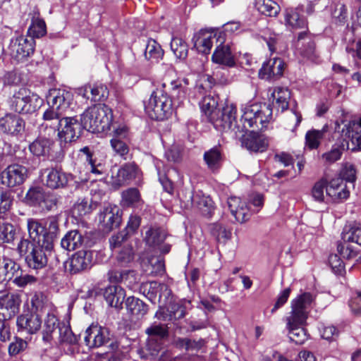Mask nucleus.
Returning a JSON list of instances; mask_svg holds the SVG:
<instances>
[{
  "label": "nucleus",
  "mask_w": 361,
  "mask_h": 361,
  "mask_svg": "<svg viewBox=\"0 0 361 361\" xmlns=\"http://www.w3.org/2000/svg\"><path fill=\"white\" fill-rule=\"evenodd\" d=\"M134 271L132 270H117L113 269L108 272V279L111 283H121L128 279L129 276H133Z\"/></svg>",
  "instance_id": "obj_52"
},
{
  "label": "nucleus",
  "mask_w": 361,
  "mask_h": 361,
  "mask_svg": "<svg viewBox=\"0 0 361 361\" xmlns=\"http://www.w3.org/2000/svg\"><path fill=\"white\" fill-rule=\"evenodd\" d=\"M41 315L37 312H24L16 319L18 331H25L29 334H36L42 326Z\"/></svg>",
  "instance_id": "obj_14"
},
{
  "label": "nucleus",
  "mask_w": 361,
  "mask_h": 361,
  "mask_svg": "<svg viewBox=\"0 0 361 361\" xmlns=\"http://www.w3.org/2000/svg\"><path fill=\"white\" fill-rule=\"evenodd\" d=\"M27 177V169L19 164L8 166L0 174L1 183L8 188L23 184Z\"/></svg>",
  "instance_id": "obj_10"
},
{
  "label": "nucleus",
  "mask_w": 361,
  "mask_h": 361,
  "mask_svg": "<svg viewBox=\"0 0 361 361\" xmlns=\"http://www.w3.org/2000/svg\"><path fill=\"white\" fill-rule=\"evenodd\" d=\"M53 247H46L41 245H31L30 252L25 256L26 262L30 268L42 269L47 264L48 254Z\"/></svg>",
  "instance_id": "obj_13"
},
{
  "label": "nucleus",
  "mask_w": 361,
  "mask_h": 361,
  "mask_svg": "<svg viewBox=\"0 0 361 361\" xmlns=\"http://www.w3.org/2000/svg\"><path fill=\"white\" fill-rule=\"evenodd\" d=\"M57 136L61 142H71L78 139L82 133V123L75 117H64Z\"/></svg>",
  "instance_id": "obj_11"
},
{
  "label": "nucleus",
  "mask_w": 361,
  "mask_h": 361,
  "mask_svg": "<svg viewBox=\"0 0 361 361\" xmlns=\"http://www.w3.org/2000/svg\"><path fill=\"white\" fill-rule=\"evenodd\" d=\"M236 106L226 102L222 109L210 112L209 121L220 132L233 131L236 136L240 133V128L236 125Z\"/></svg>",
  "instance_id": "obj_4"
},
{
  "label": "nucleus",
  "mask_w": 361,
  "mask_h": 361,
  "mask_svg": "<svg viewBox=\"0 0 361 361\" xmlns=\"http://www.w3.org/2000/svg\"><path fill=\"white\" fill-rule=\"evenodd\" d=\"M51 137L42 136L39 133V137L29 146L31 153L37 157L45 156L49 154L51 146L53 145Z\"/></svg>",
  "instance_id": "obj_28"
},
{
  "label": "nucleus",
  "mask_w": 361,
  "mask_h": 361,
  "mask_svg": "<svg viewBox=\"0 0 361 361\" xmlns=\"http://www.w3.org/2000/svg\"><path fill=\"white\" fill-rule=\"evenodd\" d=\"M57 203L58 198L55 194L46 192L39 207L42 209L50 211L56 207Z\"/></svg>",
  "instance_id": "obj_59"
},
{
  "label": "nucleus",
  "mask_w": 361,
  "mask_h": 361,
  "mask_svg": "<svg viewBox=\"0 0 361 361\" xmlns=\"http://www.w3.org/2000/svg\"><path fill=\"white\" fill-rule=\"evenodd\" d=\"M192 204L204 214H209L211 212L212 202L208 197L195 195L192 197Z\"/></svg>",
  "instance_id": "obj_50"
},
{
  "label": "nucleus",
  "mask_w": 361,
  "mask_h": 361,
  "mask_svg": "<svg viewBox=\"0 0 361 361\" xmlns=\"http://www.w3.org/2000/svg\"><path fill=\"white\" fill-rule=\"evenodd\" d=\"M25 121L20 116L7 114L0 119V130L7 134L18 135L25 130Z\"/></svg>",
  "instance_id": "obj_20"
},
{
  "label": "nucleus",
  "mask_w": 361,
  "mask_h": 361,
  "mask_svg": "<svg viewBox=\"0 0 361 361\" xmlns=\"http://www.w3.org/2000/svg\"><path fill=\"white\" fill-rule=\"evenodd\" d=\"M110 143L113 150L121 157L126 155L129 152L128 146L123 140L119 138L113 137Z\"/></svg>",
  "instance_id": "obj_57"
},
{
  "label": "nucleus",
  "mask_w": 361,
  "mask_h": 361,
  "mask_svg": "<svg viewBox=\"0 0 361 361\" xmlns=\"http://www.w3.org/2000/svg\"><path fill=\"white\" fill-rule=\"evenodd\" d=\"M285 68L283 61L279 58H273L264 63L259 70L261 79L271 80L282 75Z\"/></svg>",
  "instance_id": "obj_15"
},
{
  "label": "nucleus",
  "mask_w": 361,
  "mask_h": 361,
  "mask_svg": "<svg viewBox=\"0 0 361 361\" xmlns=\"http://www.w3.org/2000/svg\"><path fill=\"white\" fill-rule=\"evenodd\" d=\"M211 232L218 241L224 243L229 240L232 235L231 231L226 228L220 224H213L211 228Z\"/></svg>",
  "instance_id": "obj_49"
},
{
  "label": "nucleus",
  "mask_w": 361,
  "mask_h": 361,
  "mask_svg": "<svg viewBox=\"0 0 361 361\" xmlns=\"http://www.w3.org/2000/svg\"><path fill=\"white\" fill-rule=\"evenodd\" d=\"M271 98L273 99L272 104L277 111L283 112L288 108L290 92H273Z\"/></svg>",
  "instance_id": "obj_42"
},
{
  "label": "nucleus",
  "mask_w": 361,
  "mask_h": 361,
  "mask_svg": "<svg viewBox=\"0 0 361 361\" xmlns=\"http://www.w3.org/2000/svg\"><path fill=\"white\" fill-rule=\"evenodd\" d=\"M355 169L352 164H345L341 171L340 178L343 180H345L348 182L353 183L355 180Z\"/></svg>",
  "instance_id": "obj_61"
},
{
  "label": "nucleus",
  "mask_w": 361,
  "mask_h": 361,
  "mask_svg": "<svg viewBox=\"0 0 361 361\" xmlns=\"http://www.w3.org/2000/svg\"><path fill=\"white\" fill-rule=\"evenodd\" d=\"M92 261V254L90 251H78L71 258L69 271L72 274H75L85 271L91 267Z\"/></svg>",
  "instance_id": "obj_18"
},
{
  "label": "nucleus",
  "mask_w": 361,
  "mask_h": 361,
  "mask_svg": "<svg viewBox=\"0 0 361 361\" xmlns=\"http://www.w3.org/2000/svg\"><path fill=\"white\" fill-rule=\"evenodd\" d=\"M349 243L348 241L342 240L338 244L337 251L343 258L352 259L357 255V251Z\"/></svg>",
  "instance_id": "obj_51"
},
{
  "label": "nucleus",
  "mask_w": 361,
  "mask_h": 361,
  "mask_svg": "<svg viewBox=\"0 0 361 361\" xmlns=\"http://www.w3.org/2000/svg\"><path fill=\"white\" fill-rule=\"evenodd\" d=\"M109 336L108 329L92 324L86 329L84 340L88 347L98 348L109 342Z\"/></svg>",
  "instance_id": "obj_12"
},
{
  "label": "nucleus",
  "mask_w": 361,
  "mask_h": 361,
  "mask_svg": "<svg viewBox=\"0 0 361 361\" xmlns=\"http://www.w3.org/2000/svg\"><path fill=\"white\" fill-rule=\"evenodd\" d=\"M126 307L131 314L137 319L142 317L147 312V306L141 300L135 297H129L126 300Z\"/></svg>",
  "instance_id": "obj_34"
},
{
  "label": "nucleus",
  "mask_w": 361,
  "mask_h": 361,
  "mask_svg": "<svg viewBox=\"0 0 361 361\" xmlns=\"http://www.w3.org/2000/svg\"><path fill=\"white\" fill-rule=\"evenodd\" d=\"M202 95V98L200 102L202 110L204 112L207 118L210 112L218 111L216 109L218 105L219 97L215 92H205Z\"/></svg>",
  "instance_id": "obj_33"
},
{
  "label": "nucleus",
  "mask_w": 361,
  "mask_h": 361,
  "mask_svg": "<svg viewBox=\"0 0 361 361\" xmlns=\"http://www.w3.org/2000/svg\"><path fill=\"white\" fill-rule=\"evenodd\" d=\"M228 206L231 214L240 224L246 222L251 216L248 205L240 197H231L228 198Z\"/></svg>",
  "instance_id": "obj_17"
},
{
  "label": "nucleus",
  "mask_w": 361,
  "mask_h": 361,
  "mask_svg": "<svg viewBox=\"0 0 361 361\" xmlns=\"http://www.w3.org/2000/svg\"><path fill=\"white\" fill-rule=\"evenodd\" d=\"M286 22L293 28H302L305 27L306 20L301 17L296 10H288L286 14Z\"/></svg>",
  "instance_id": "obj_47"
},
{
  "label": "nucleus",
  "mask_w": 361,
  "mask_h": 361,
  "mask_svg": "<svg viewBox=\"0 0 361 361\" xmlns=\"http://www.w3.org/2000/svg\"><path fill=\"white\" fill-rule=\"evenodd\" d=\"M16 231L9 223L0 222V243H12L16 237Z\"/></svg>",
  "instance_id": "obj_44"
},
{
  "label": "nucleus",
  "mask_w": 361,
  "mask_h": 361,
  "mask_svg": "<svg viewBox=\"0 0 361 361\" xmlns=\"http://www.w3.org/2000/svg\"><path fill=\"white\" fill-rule=\"evenodd\" d=\"M342 240L361 245V226L356 223L345 226L342 232Z\"/></svg>",
  "instance_id": "obj_32"
},
{
  "label": "nucleus",
  "mask_w": 361,
  "mask_h": 361,
  "mask_svg": "<svg viewBox=\"0 0 361 361\" xmlns=\"http://www.w3.org/2000/svg\"><path fill=\"white\" fill-rule=\"evenodd\" d=\"M164 56V51L161 46L154 39H149L147 41L145 57L147 60H155L158 61L161 59Z\"/></svg>",
  "instance_id": "obj_41"
},
{
  "label": "nucleus",
  "mask_w": 361,
  "mask_h": 361,
  "mask_svg": "<svg viewBox=\"0 0 361 361\" xmlns=\"http://www.w3.org/2000/svg\"><path fill=\"white\" fill-rule=\"evenodd\" d=\"M121 197V202L126 207L135 206L141 200L140 192L135 188H130L123 191Z\"/></svg>",
  "instance_id": "obj_43"
},
{
  "label": "nucleus",
  "mask_w": 361,
  "mask_h": 361,
  "mask_svg": "<svg viewBox=\"0 0 361 361\" xmlns=\"http://www.w3.org/2000/svg\"><path fill=\"white\" fill-rule=\"evenodd\" d=\"M272 108L267 104H253L243 109V114L240 118L243 127L240 133L249 131L252 128L243 140V145L250 151L262 152L268 147V142L264 136L259 134L256 130L266 128L267 124L272 119Z\"/></svg>",
  "instance_id": "obj_1"
},
{
  "label": "nucleus",
  "mask_w": 361,
  "mask_h": 361,
  "mask_svg": "<svg viewBox=\"0 0 361 361\" xmlns=\"http://www.w3.org/2000/svg\"><path fill=\"white\" fill-rule=\"evenodd\" d=\"M84 239L81 233L78 231H71L68 232L62 238L61 247L68 251H72L80 247L83 243Z\"/></svg>",
  "instance_id": "obj_31"
},
{
  "label": "nucleus",
  "mask_w": 361,
  "mask_h": 361,
  "mask_svg": "<svg viewBox=\"0 0 361 361\" xmlns=\"http://www.w3.org/2000/svg\"><path fill=\"white\" fill-rule=\"evenodd\" d=\"M204 161L207 168L212 172L217 171L222 164V154L218 147H214L204 153Z\"/></svg>",
  "instance_id": "obj_30"
},
{
  "label": "nucleus",
  "mask_w": 361,
  "mask_h": 361,
  "mask_svg": "<svg viewBox=\"0 0 361 361\" xmlns=\"http://www.w3.org/2000/svg\"><path fill=\"white\" fill-rule=\"evenodd\" d=\"M171 49L179 59H185L188 56V45L181 38H173L171 42Z\"/></svg>",
  "instance_id": "obj_46"
},
{
  "label": "nucleus",
  "mask_w": 361,
  "mask_h": 361,
  "mask_svg": "<svg viewBox=\"0 0 361 361\" xmlns=\"http://www.w3.org/2000/svg\"><path fill=\"white\" fill-rule=\"evenodd\" d=\"M104 297L109 306L118 308L124 301L126 293L119 286H110L105 288Z\"/></svg>",
  "instance_id": "obj_25"
},
{
  "label": "nucleus",
  "mask_w": 361,
  "mask_h": 361,
  "mask_svg": "<svg viewBox=\"0 0 361 361\" xmlns=\"http://www.w3.org/2000/svg\"><path fill=\"white\" fill-rule=\"evenodd\" d=\"M172 100L166 92H152L147 103L145 111L154 120H164L171 113Z\"/></svg>",
  "instance_id": "obj_5"
},
{
  "label": "nucleus",
  "mask_w": 361,
  "mask_h": 361,
  "mask_svg": "<svg viewBox=\"0 0 361 361\" xmlns=\"http://www.w3.org/2000/svg\"><path fill=\"white\" fill-rule=\"evenodd\" d=\"M59 221L56 216H51L47 221V228H45V234L47 240L45 244L47 247H54V240L59 232Z\"/></svg>",
  "instance_id": "obj_38"
},
{
  "label": "nucleus",
  "mask_w": 361,
  "mask_h": 361,
  "mask_svg": "<svg viewBox=\"0 0 361 361\" xmlns=\"http://www.w3.org/2000/svg\"><path fill=\"white\" fill-rule=\"evenodd\" d=\"M324 189L326 190V180L324 179H321L317 183H315L312 188V197L317 202H323L324 199Z\"/></svg>",
  "instance_id": "obj_56"
},
{
  "label": "nucleus",
  "mask_w": 361,
  "mask_h": 361,
  "mask_svg": "<svg viewBox=\"0 0 361 361\" xmlns=\"http://www.w3.org/2000/svg\"><path fill=\"white\" fill-rule=\"evenodd\" d=\"M140 174V170L134 163H128L120 169H111V183L115 188L129 184Z\"/></svg>",
  "instance_id": "obj_9"
},
{
  "label": "nucleus",
  "mask_w": 361,
  "mask_h": 361,
  "mask_svg": "<svg viewBox=\"0 0 361 361\" xmlns=\"http://www.w3.org/2000/svg\"><path fill=\"white\" fill-rule=\"evenodd\" d=\"M27 343L20 338H16L15 341L10 343L8 346V353L14 356L26 349Z\"/></svg>",
  "instance_id": "obj_60"
},
{
  "label": "nucleus",
  "mask_w": 361,
  "mask_h": 361,
  "mask_svg": "<svg viewBox=\"0 0 361 361\" xmlns=\"http://www.w3.org/2000/svg\"><path fill=\"white\" fill-rule=\"evenodd\" d=\"M59 342L73 344L77 342L76 336L73 334L69 324L62 322L58 324Z\"/></svg>",
  "instance_id": "obj_45"
},
{
  "label": "nucleus",
  "mask_w": 361,
  "mask_h": 361,
  "mask_svg": "<svg viewBox=\"0 0 361 361\" xmlns=\"http://www.w3.org/2000/svg\"><path fill=\"white\" fill-rule=\"evenodd\" d=\"M349 193L343 179L340 177L331 179L329 185H326V194L334 201L347 199Z\"/></svg>",
  "instance_id": "obj_24"
},
{
  "label": "nucleus",
  "mask_w": 361,
  "mask_h": 361,
  "mask_svg": "<svg viewBox=\"0 0 361 361\" xmlns=\"http://www.w3.org/2000/svg\"><path fill=\"white\" fill-rule=\"evenodd\" d=\"M99 220L109 230L118 226L121 221L119 209L116 206H108L100 214Z\"/></svg>",
  "instance_id": "obj_26"
},
{
  "label": "nucleus",
  "mask_w": 361,
  "mask_h": 361,
  "mask_svg": "<svg viewBox=\"0 0 361 361\" xmlns=\"http://www.w3.org/2000/svg\"><path fill=\"white\" fill-rule=\"evenodd\" d=\"M348 134L353 145V149H361V118L348 124Z\"/></svg>",
  "instance_id": "obj_36"
},
{
  "label": "nucleus",
  "mask_w": 361,
  "mask_h": 361,
  "mask_svg": "<svg viewBox=\"0 0 361 361\" xmlns=\"http://www.w3.org/2000/svg\"><path fill=\"white\" fill-rule=\"evenodd\" d=\"M166 232L159 228H150L146 231L145 240L146 243L152 247L160 245L166 239Z\"/></svg>",
  "instance_id": "obj_37"
},
{
  "label": "nucleus",
  "mask_w": 361,
  "mask_h": 361,
  "mask_svg": "<svg viewBox=\"0 0 361 361\" xmlns=\"http://www.w3.org/2000/svg\"><path fill=\"white\" fill-rule=\"evenodd\" d=\"M46 185L51 189L64 188L67 186L72 175L65 173L62 169L51 168L47 169Z\"/></svg>",
  "instance_id": "obj_19"
},
{
  "label": "nucleus",
  "mask_w": 361,
  "mask_h": 361,
  "mask_svg": "<svg viewBox=\"0 0 361 361\" xmlns=\"http://www.w3.org/2000/svg\"><path fill=\"white\" fill-rule=\"evenodd\" d=\"M255 7L259 12L267 16H276L279 11V6L272 0H256Z\"/></svg>",
  "instance_id": "obj_39"
},
{
  "label": "nucleus",
  "mask_w": 361,
  "mask_h": 361,
  "mask_svg": "<svg viewBox=\"0 0 361 361\" xmlns=\"http://www.w3.org/2000/svg\"><path fill=\"white\" fill-rule=\"evenodd\" d=\"M86 156V161L90 166V171L95 175H103L106 172L105 166L92 158V154L88 147H84L80 150Z\"/></svg>",
  "instance_id": "obj_40"
},
{
  "label": "nucleus",
  "mask_w": 361,
  "mask_h": 361,
  "mask_svg": "<svg viewBox=\"0 0 361 361\" xmlns=\"http://www.w3.org/2000/svg\"><path fill=\"white\" fill-rule=\"evenodd\" d=\"M45 193L42 188L33 187L27 191L26 198L32 204L39 206Z\"/></svg>",
  "instance_id": "obj_54"
},
{
  "label": "nucleus",
  "mask_w": 361,
  "mask_h": 361,
  "mask_svg": "<svg viewBox=\"0 0 361 361\" xmlns=\"http://www.w3.org/2000/svg\"><path fill=\"white\" fill-rule=\"evenodd\" d=\"M28 310L31 312H39L44 307V296L42 293H35L32 295L28 303Z\"/></svg>",
  "instance_id": "obj_55"
},
{
  "label": "nucleus",
  "mask_w": 361,
  "mask_h": 361,
  "mask_svg": "<svg viewBox=\"0 0 361 361\" xmlns=\"http://www.w3.org/2000/svg\"><path fill=\"white\" fill-rule=\"evenodd\" d=\"M42 104V99L34 92H16L11 104L16 111L27 114L35 111Z\"/></svg>",
  "instance_id": "obj_6"
},
{
  "label": "nucleus",
  "mask_w": 361,
  "mask_h": 361,
  "mask_svg": "<svg viewBox=\"0 0 361 361\" xmlns=\"http://www.w3.org/2000/svg\"><path fill=\"white\" fill-rule=\"evenodd\" d=\"M64 118L58 108L49 107L42 115V123L39 125V133L44 137H53L56 135Z\"/></svg>",
  "instance_id": "obj_7"
},
{
  "label": "nucleus",
  "mask_w": 361,
  "mask_h": 361,
  "mask_svg": "<svg viewBox=\"0 0 361 361\" xmlns=\"http://www.w3.org/2000/svg\"><path fill=\"white\" fill-rule=\"evenodd\" d=\"M128 231L123 230L109 238L110 247L115 249L119 247L121 244L127 239Z\"/></svg>",
  "instance_id": "obj_63"
},
{
  "label": "nucleus",
  "mask_w": 361,
  "mask_h": 361,
  "mask_svg": "<svg viewBox=\"0 0 361 361\" xmlns=\"http://www.w3.org/2000/svg\"><path fill=\"white\" fill-rule=\"evenodd\" d=\"M193 40L195 47L199 52L204 54H209L214 42L219 41L216 33L207 30H200L195 35Z\"/></svg>",
  "instance_id": "obj_16"
},
{
  "label": "nucleus",
  "mask_w": 361,
  "mask_h": 361,
  "mask_svg": "<svg viewBox=\"0 0 361 361\" xmlns=\"http://www.w3.org/2000/svg\"><path fill=\"white\" fill-rule=\"evenodd\" d=\"M91 210L92 206L87 199H79L72 208V214L79 218L89 214Z\"/></svg>",
  "instance_id": "obj_48"
},
{
  "label": "nucleus",
  "mask_w": 361,
  "mask_h": 361,
  "mask_svg": "<svg viewBox=\"0 0 361 361\" xmlns=\"http://www.w3.org/2000/svg\"><path fill=\"white\" fill-rule=\"evenodd\" d=\"M27 228L29 237L32 240L31 245H41L46 247L47 237L45 234V227L43 226L38 221L29 219L27 221Z\"/></svg>",
  "instance_id": "obj_23"
},
{
  "label": "nucleus",
  "mask_w": 361,
  "mask_h": 361,
  "mask_svg": "<svg viewBox=\"0 0 361 361\" xmlns=\"http://www.w3.org/2000/svg\"><path fill=\"white\" fill-rule=\"evenodd\" d=\"M30 37H42L47 33L46 23L40 18L39 12L37 9L34 10L32 13L31 25L28 29Z\"/></svg>",
  "instance_id": "obj_29"
},
{
  "label": "nucleus",
  "mask_w": 361,
  "mask_h": 361,
  "mask_svg": "<svg viewBox=\"0 0 361 361\" xmlns=\"http://www.w3.org/2000/svg\"><path fill=\"white\" fill-rule=\"evenodd\" d=\"M36 281L37 278L34 276L21 272L19 276L16 275L13 282L18 287L24 288L28 285L34 284Z\"/></svg>",
  "instance_id": "obj_58"
},
{
  "label": "nucleus",
  "mask_w": 361,
  "mask_h": 361,
  "mask_svg": "<svg viewBox=\"0 0 361 361\" xmlns=\"http://www.w3.org/2000/svg\"><path fill=\"white\" fill-rule=\"evenodd\" d=\"M312 301V295L309 293H304L291 301V311L286 321L289 338L295 344L301 345L307 338L304 326Z\"/></svg>",
  "instance_id": "obj_2"
},
{
  "label": "nucleus",
  "mask_w": 361,
  "mask_h": 361,
  "mask_svg": "<svg viewBox=\"0 0 361 361\" xmlns=\"http://www.w3.org/2000/svg\"><path fill=\"white\" fill-rule=\"evenodd\" d=\"M331 16L336 23H343L347 18V9L343 4H336L331 11Z\"/></svg>",
  "instance_id": "obj_53"
},
{
  "label": "nucleus",
  "mask_w": 361,
  "mask_h": 361,
  "mask_svg": "<svg viewBox=\"0 0 361 361\" xmlns=\"http://www.w3.org/2000/svg\"><path fill=\"white\" fill-rule=\"evenodd\" d=\"M20 295L13 293H7L0 296V309L6 311L9 319L14 317L19 310Z\"/></svg>",
  "instance_id": "obj_21"
},
{
  "label": "nucleus",
  "mask_w": 361,
  "mask_h": 361,
  "mask_svg": "<svg viewBox=\"0 0 361 361\" xmlns=\"http://www.w3.org/2000/svg\"><path fill=\"white\" fill-rule=\"evenodd\" d=\"M342 153V150L339 147H334L331 151L324 153L322 159L326 164H331L339 160Z\"/></svg>",
  "instance_id": "obj_62"
},
{
  "label": "nucleus",
  "mask_w": 361,
  "mask_h": 361,
  "mask_svg": "<svg viewBox=\"0 0 361 361\" xmlns=\"http://www.w3.org/2000/svg\"><path fill=\"white\" fill-rule=\"evenodd\" d=\"M149 336H155L161 338L168 335L167 329L164 325L155 324L147 328L145 331Z\"/></svg>",
  "instance_id": "obj_64"
},
{
  "label": "nucleus",
  "mask_w": 361,
  "mask_h": 361,
  "mask_svg": "<svg viewBox=\"0 0 361 361\" xmlns=\"http://www.w3.org/2000/svg\"><path fill=\"white\" fill-rule=\"evenodd\" d=\"M113 120L112 109L104 104L87 108L80 118L83 128L93 133L110 130Z\"/></svg>",
  "instance_id": "obj_3"
},
{
  "label": "nucleus",
  "mask_w": 361,
  "mask_h": 361,
  "mask_svg": "<svg viewBox=\"0 0 361 361\" xmlns=\"http://www.w3.org/2000/svg\"><path fill=\"white\" fill-rule=\"evenodd\" d=\"M20 271V265L14 260L4 257L0 259V283L11 280L15 275H17Z\"/></svg>",
  "instance_id": "obj_27"
},
{
  "label": "nucleus",
  "mask_w": 361,
  "mask_h": 361,
  "mask_svg": "<svg viewBox=\"0 0 361 361\" xmlns=\"http://www.w3.org/2000/svg\"><path fill=\"white\" fill-rule=\"evenodd\" d=\"M35 42L32 37L20 36L12 39L9 45L10 55L17 61H24L35 51Z\"/></svg>",
  "instance_id": "obj_8"
},
{
  "label": "nucleus",
  "mask_w": 361,
  "mask_h": 361,
  "mask_svg": "<svg viewBox=\"0 0 361 361\" xmlns=\"http://www.w3.org/2000/svg\"><path fill=\"white\" fill-rule=\"evenodd\" d=\"M327 130L328 126L325 125L322 130H311L307 131L305 135L306 146L310 149L318 148Z\"/></svg>",
  "instance_id": "obj_35"
},
{
  "label": "nucleus",
  "mask_w": 361,
  "mask_h": 361,
  "mask_svg": "<svg viewBox=\"0 0 361 361\" xmlns=\"http://www.w3.org/2000/svg\"><path fill=\"white\" fill-rule=\"evenodd\" d=\"M212 60L214 63L224 65L228 67L235 66L234 56L228 44H222V42L218 45L212 54Z\"/></svg>",
  "instance_id": "obj_22"
}]
</instances>
